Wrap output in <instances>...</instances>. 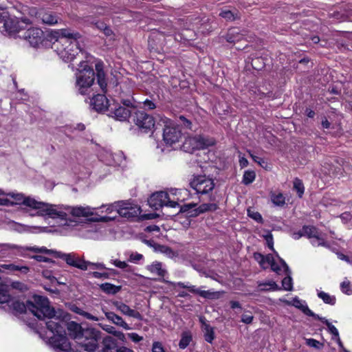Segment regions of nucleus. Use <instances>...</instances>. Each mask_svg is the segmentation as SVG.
Here are the masks:
<instances>
[{"label": "nucleus", "instance_id": "c9c22d12", "mask_svg": "<svg viewBox=\"0 0 352 352\" xmlns=\"http://www.w3.org/2000/svg\"><path fill=\"white\" fill-rule=\"evenodd\" d=\"M251 65L254 69L261 71L265 66V60L261 56L252 58L251 60Z\"/></svg>", "mask_w": 352, "mask_h": 352}, {"label": "nucleus", "instance_id": "bf43d9fd", "mask_svg": "<svg viewBox=\"0 0 352 352\" xmlns=\"http://www.w3.org/2000/svg\"><path fill=\"white\" fill-rule=\"evenodd\" d=\"M254 316L252 314H243L241 316V322L245 324H251Z\"/></svg>", "mask_w": 352, "mask_h": 352}, {"label": "nucleus", "instance_id": "603ef678", "mask_svg": "<svg viewBox=\"0 0 352 352\" xmlns=\"http://www.w3.org/2000/svg\"><path fill=\"white\" fill-rule=\"evenodd\" d=\"M249 154L255 162L258 163L263 168H266L267 163L263 158L252 154L250 151H249Z\"/></svg>", "mask_w": 352, "mask_h": 352}, {"label": "nucleus", "instance_id": "a878e982", "mask_svg": "<svg viewBox=\"0 0 352 352\" xmlns=\"http://www.w3.org/2000/svg\"><path fill=\"white\" fill-rule=\"evenodd\" d=\"M292 305L295 307L301 310L302 313L307 316H311L314 318H316V316H318V314H314L311 309H309L305 301L299 299L297 297L293 298Z\"/></svg>", "mask_w": 352, "mask_h": 352}, {"label": "nucleus", "instance_id": "4c0bfd02", "mask_svg": "<svg viewBox=\"0 0 352 352\" xmlns=\"http://www.w3.org/2000/svg\"><path fill=\"white\" fill-rule=\"evenodd\" d=\"M318 296L322 300V301L331 305H333L336 303V298L334 296H331L328 293L324 292H320L318 293Z\"/></svg>", "mask_w": 352, "mask_h": 352}, {"label": "nucleus", "instance_id": "f704fd0d", "mask_svg": "<svg viewBox=\"0 0 352 352\" xmlns=\"http://www.w3.org/2000/svg\"><path fill=\"white\" fill-rule=\"evenodd\" d=\"M203 329L205 340L209 343H212L214 339V331L213 328L210 324L203 322Z\"/></svg>", "mask_w": 352, "mask_h": 352}, {"label": "nucleus", "instance_id": "4468645a", "mask_svg": "<svg viewBox=\"0 0 352 352\" xmlns=\"http://www.w3.org/2000/svg\"><path fill=\"white\" fill-rule=\"evenodd\" d=\"M190 185L197 194H207L214 187L213 180L210 177H194Z\"/></svg>", "mask_w": 352, "mask_h": 352}, {"label": "nucleus", "instance_id": "052dcab7", "mask_svg": "<svg viewBox=\"0 0 352 352\" xmlns=\"http://www.w3.org/2000/svg\"><path fill=\"white\" fill-rule=\"evenodd\" d=\"M91 274L96 278H108L109 277L107 272H94Z\"/></svg>", "mask_w": 352, "mask_h": 352}, {"label": "nucleus", "instance_id": "4d7b16f0", "mask_svg": "<svg viewBox=\"0 0 352 352\" xmlns=\"http://www.w3.org/2000/svg\"><path fill=\"white\" fill-rule=\"evenodd\" d=\"M264 255L261 254V253H258V252H255L254 254V258L255 259V261H256L260 266L262 267H264Z\"/></svg>", "mask_w": 352, "mask_h": 352}, {"label": "nucleus", "instance_id": "8fccbe9b", "mask_svg": "<svg viewBox=\"0 0 352 352\" xmlns=\"http://www.w3.org/2000/svg\"><path fill=\"white\" fill-rule=\"evenodd\" d=\"M219 16L228 21H234L236 19L234 14L230 10H222Z\"/></svg>", "mask_w": 352, "mask_h": 352}, {"label": "nucleus", "instance_id": "09e8293b", "mask_svg": "<svg viewBox=\"0 0 352 352\" xmlns=\"http://www.w3.org/2000/svg\"><path fill=\"white\" fill-rule=\"evenodd\" d=\"M121 102L123 104L122 107L131 109L132 113L134 114V112L136 111L137 107L134 104V102L132 100L123 99L122 100Z\"/></svg>", "mask_w": 352, "mask_h": 352}, {"label": "nucleus", "instance_id": "72a5a7b5", "mask_svg": "<svg viewBox=\"0 0 352 352\" xmlns=\"http://www.w3.org/2000/svg\"><path fill=\"white\" fill-rule=\"evenodd\" d=\"M102 329L107 331V333L112 334L115 337H116L118 340L122 342H126L125 335L120 331L116 330V329L110 325H105L102 327Z\"/></svg>", "mask_w": 352, "mask_h": 352}, {"label": "nucleus", "instance_id": "e433bc0d", "mask_svg": "<svg viewBox=\"0 0 352 352\" xmlns=\"http://www.w3.org/2000/svg\"><path fill=\"white\" fill-rule=\"evenodd\" d=\"M315 319L319 320L322 321L323 323H324L327 326L329 331L333 336H335L336 338L339 336V333L336 327L334 325H333L331 322H329V320H327L325 318L320 317V316L318 315L316 316Z\"/></svg>", "mask_w": 352, "mask_h": 352}, {"label": "nucleus", "instance_id": "a211bd4d", "mask_svg": "<svg viewBox=\"0 0 352 352\" xmlns=\"http://www.w3.org/2000/svg\"><path fill=\"white\" fill-rule=\"evenodd\" d=\"M56 257L63 258L69 265L75 267L81 270H85L86 269V266L83 265L85 260L74 254H62L58 252L56 253Z\"/></svg>", "mask_w": 352, "mask_h": 352}, {"label": "nucleus", "instance_id": "9b49d317", "mask_svg": "<svg viewBox=\"0 0 352 352\" xmlns=\"http://www.w3.org/2000/svg\"><path fill=\"white\" fill-rule=\"evenodd\" d=\"M182 137L181 129L175 124L166 122L163 129V141L166 145L173 146L177 143Z\"/></svg>", "mask_w": 352, "mask_h": 352}, {"label": "nucleus", "instance_id": "e2e57ef3", "mask_svg": "<svg viewBox=\"0 0 352 352\" xmlns=\"http://www.w3.org/2000/svg\"><path fill=\"white\" fill-rule=\"evenodd\" d=\"M143 258L142 254L135 253L131 254L129 257V261L131 262L137 263L138 261H140Z\"/></svg>", "mask_w": 352, "mask_h": 352}, {"label": "nucleus", "instance_id": "c85d7f7f", "mask_svg": "<svg viewBox=\"0 0 352 352\" xmlns=\"http://www.w3.org/2000/svg\"><path fill=\"white\" fill-rule=\"evenodd\" d=\"M72 215L75 217H88L94 214L92 209L89 207H76L68 208Z\"/></svg>", "mask_w": 352, "mask_h": 352}, {"label": "nucleus", "instance_id": "473e14b6", "mask_svg": "<svg viewBox=\"0 0 352 352\" xmlns=\"http://www.w3.org/2000/svg\"><path fill=\"white\" fill-rule=\"evenodd\" d=\"M100 289L107 294H116L121 289L120 286H116L109 283H102L100 285Z\"/></svg>", "mask_w": 352, "mask_h": 352}, {"label": "nucleus", "instance_id": "79ce46f5", "mask_svg": "<svg viewBox=\"0 0 352 352\" xmlns=\"http://www.w3.org/2000/svg\"><path fill=\"white\" fill-rule=\"evenodd\" d=\"M294 189L296 191L298 197H302L304 193L305 187L302 181L297 177L294 181Z\"/></svg>", "mask_w": 352, "mask_h": 352}, {"label": "nucleus", "instance_id": "2f4dec72", "mask_svg": "<svg viewBox=\"0 0 352 352\" xmlns=\"http://www.w3.org/2000/svg\"><path fill=\"white\" fill-rule=\"evenodd\" d=\"M155 250L157 252H161L169 258H173L177 256V253L175 252L172 248L167 245L156 244L155 245Z\"/></svg>", "mask_w": 352, "mask_h": 352}, {"label": "nucleus", "instance_id": "13d9d810", "mask_svg": "<svg viewBox=\"0 0 352 352\" xmlns=\"http://www.w3.org/2000/svg\"><path fill=\"white\" fill-rule=\"evenodd\" d=\"M153 352H165L162 344L159 342H154L152 346Z\"/></svg>", "mask_w": 352, "mask_h": 352}, {"label": "nucleus", "instance_id": "c03bdc74", "mask_svg": "<svg viewBox=\"0 0 352 352\" xmlns=\"http://www.w3.org/2000/svg\"><path fill=\"white\" fill-rule=\"evenodd\" d=\"M9 300L10 295L8 294L6 287L3 285H0V303L8 302Z\"/></svg>", "mask_w": 352, "mask_h": 352}, {"label": "nucleus", "instance_id": "7c9ffc66", "mask_svg": "<svg viewBox=\"0 0 352 352\" xmlns=\"http://www.w3.org/2000/svg\"><path fill=\"white\" fill-rule=\"evenodd\" d=\"M258 287L261 292L277 291L280 289L278 285L274 280H269L264 283L258 282Z\"/></svg>", "mask_w": 352, "mask_h": 352}, {"label": "nucleus", "instance_id": "1a4fd4ad", "mask_svg": "<svg viewBox=\"0 0 352 352\" xmlns=\"http://www.w3.org/2000/svg\"><path fill=\"white\" fill-rule=\"evenodd\" d=\"M113 208L117 210L120 216L127 219L138 217L141 213L140 207L125 201L116 202L109 206L107 210H112Z\"/></svg>", "mask_w": 352, "mask_h": 352}, {"label": "nucleus", "instance_id": "a18cd8bd", "mask_svg": "<svg viewBox=\"0 0 352 352\" xmlns=\"http://www.w3.org/2000/svg\"><path fill=\"white\" fill-rule=\"evenodd\" d=\"M340 289L343 293H344L347 295L352 294V289L351 287V283L346 278H345V280L340 284Z\"/></svg>", "mask_w": 352, "mask_h": 352}, {"label": "nucleus", "instance_id": "f257e3e1", "mask_svg": "<svg viewBox=\"0 0 352 352\" xmlns=\"http://www.w3.org/2000/svg\"><path fill=\"white\" fill-rule=\"evenodd\" d=\"M10 307L16 314L29 311L38 319L47 320L45 324L50 331L54 329H58L59 332L63 331L61 318L64 314L61 312L56 314L55 309L50 306L49 300L46 297L35 295L32 300H28L26 304L14 300L12 302Z\"/></svg>", "mask_w": 352, "mask_h": 352}, {"label": "nucleus", "instance_id": "ea45409f", "mask_svg": "<svg viewBox=\"0 0 352 352\" xmlns=\"http://www.w3.org/2000/svg\"><path fill=\"white\" fill-rule=\"evenodd\" d=\"M191 340H192V336L190 334V333H188V332L183 333L182 336V338L179 343V348L184 349L189 345Z\"/></svg>", "mask_w": 352, "mask_h": 352}, {"label": "nucleus", "instance_id": "f8f14e48", "mask_svg": "<svg viewBox=\"0 0 352 352\" xmlns=\"http://www.w3.org/2000/svg\"><path fill=\"white\" fill-rule=\"evenodd\" d=\"M217 208V205L215 204H203L198 207L196 204H188L180 206L179 212H187L190 217H197L208 211H214Z\"/></svg>", "mask_w": 352, "mask_h": 352}, {"label": "nucleus", "instance_id": "bb28decb", "mask_svg": "<svg viewBox=\"0 0 352 352\" xmlns=\"http://www.w3.org/2000/svg\"><path fill=\"white\" fill-rule=\"evenodd\" d=\"M102 349L98 352H116L117 344L116 340L111 336H107L102 341Z\"/></svg>", "mask_w": 352, "mask_h": 352}, {"label": "nucleus", "instance_id": "37998d69", "mask_svg": "<svg viewBox=\"0 0 352 352\" xmlns=\"http://www.w3.org/2000/svg\"><path fill=\"white\" fill-rule=\"evenodd\" d=\"M83 265L86 266L85 270H87L88 269H92V270L107 269L105 265L102 263H92V262L85 260V263Z\"/></svg>", "mask_w": 352, "mask_h": 352}, {"label": "nucleus", "instance_id": "5701e85b", "mask_svg": "<svg viewBox=\"0 0 352 352\" xmlns=\"http://www.w3.org/2000/svg\"><path fill=\"white\" fill-rule=\"evenodd\" d=\"M193 118L192 116H184L179 115L175 117V125L178 126L179 129L182 127L184 129H188L190 131H195L194 129L195 124L192 122Z\"/></svg>", "mask_w": 352, "mask_h": 352}, {"label": "nucleus", "instance_id": "6e6d98bb", "mask_svg": "<svg viewBox=\"0 0 352 352\" xmlns=\"http://www.w3.org/2000/svg\"><path fill=\"white\" fill-rule=\"evenodd\" d=\"M128 336L135 343H138V342L143 340V337L139 336L136 333H128Z\"/></svg>", "mask_w": 352, "mask_h": 352}, {"label": "nucleus", "instance_id": "58836bf2", "mask_svg": "<svg viewBox=\"0 0 352 352\" xmlns=\"http://www.w3.org/2000/svg\"><path fill=\"white\" fill-rule=\"evenodd\" d=\"M25 252L27 251H31V252H36V253L54 254L56 256V253H58L57 252H55L54 250H48L45 247H41V248H38V247H35V246L25 247Z\"/></svg>", "mask_w": 352, "mask_h": 352}, {"label": "nucleus", "instance_id": "3c124183", "mask_svg": "<svg viewBox=\"0 0 352 352\" xmlns=\"http://www.w3.org/2000/svg\"><path fill=\"white\" fill-rule=\"evenodd\" d=\"M273 203L277 206H282L285 204V197L280 193L272 197Z\"/></svg>", "mask_w": 352, "mask_h": 352}, {"label": "nucleus", "instance_id": "0e129e2a", "mask_svg": "<svg viewBox=\"0 0 352 352\" xmlns=\"http://www.w3.org/2000/svg\"><path fill=\"white\" fill-rule=\"evenodd\" d=\"M144 107L148 110L154 109L156 106L152 100H146L144 102Z\"/></svg>", "mask_w": 352, "mask_h": 352}, {"label": "nucleus", "instance_id": "dca6fc26", "mask_svg": "<svg viewBox=\"0 0 352 352\" xmlns=\"http://www.w3.org/2000/svg\"><path fill=\"white\" fill-rule=\"evenodd\" d=\"M58 312H61L64 314V318L65 320V329L67 328L68 331V334L72 339L75 340L76 342L79 340L80 338L81 337V334L84 333V329L82 328L81 325L78 323L72 321L69 322H67V320L69 319L68 314L65 313V311L58 309V311L55 310L56 314H58ZM64 336H65V333H64Z\"/></svg>", "mask_w": 352, "mask_h": 352}, {"label": "nucleus", "instance_id": "69168bd1", "mask_svg": "<svg viewBox=\"0 0 352 352\" xmlns=\"http://www.w3.org/2000/svg\"><path fill=\"white\" fill-rule=\"evenodd\" d=\"M113 264L116 267L120 269H124L128 266V264L125 261H121L117 259L113 261Z\"/></svg>", "mask_w": 352, "mask_h": 352}, {"label": "nucleus", "instance_id": "49530a36", "mask_svg": "<svg viewBox=\"0 0 352 352\" xmlns=\"http://www.w3.org/2000/svg\"><path fill=\"white\" fill-rule=\"evenodd\" d=\"M306 344L309 346L315 348L316 349H321L324 346V344L322 342H320L314 338L307 339Z\"/></svg>", "mask_w": 352, "mask_h": 352}, {"label": "nucleus", "instance_id": "864d4df0", "mask_svg": "<svg viewBox=\"0 0 352 352\" xmlns=\"http://www.w3.org/2000/svg\"><path fill=\"white\" fill-rule=\"evenodd\" d=\"M265 239L266 241L267 245L269 247V248L273 251L275 252V250L274 248V240H273V236L271 233L267 234L265 236Z\"/></svg>", "mask_w": 352, "mask_h": 352}, {"label": "nucleus", "instance_id": "20e7f679", "mask_svg": "<svg viewBox=\"0 0 352 352\" xmlns=\"http://www.w3.org/2000/svg\"><path fill=\"white\" fill-rule=\"evenodd\" d=\"M15 199L17 201L16 204L21 202L23 205L36 210L37 215L61 220L67 219V212L62 210L58 206L38 201L30 197L23 198L21 195H16Z\"/></svg>", "mask_w": 352, "mask_h": 352}, {"label": "nucleus", "instance_id": "6e6552de", "mask_svg": "<svg viewBox=\"0 0 352 352\" xmlns=\"http://www.w3.org/2000/svg\"><path fill=\"white\" fill-rule=\"evenodd\" d=\"M148 203L151 208L156 210L164 206L172 208L180 207L177 201L170 200L168 194L165 191L153 193L149 197Z\"/></svg>", "mask_w": 352, "mask_h": 352}, {"label": "nucleus", "instance_id": "423d86ee", "mask_svg": "<svg viewBox=\"0 0 352 352\" xmlns=\"http://www.w3.org/2000/svg\"><path fill=\"white\" fill-rule=\"evenodd\" d=\"M214 144V138L199 135L186 138L180 148L184 152L192 153L196 150H204Z\"/></svg>", "mask_w": 352, "mask_h": 352}, {"label": "nucleus", "instance_id": "9d476101", "mask_svg": "<svg viewBox=\"0 0 352 352\" xmlns=\"http://www.w3.org/2000/svg\"><path fill=\"white\" fill-rule=\"evenodd\" d=\"M133 121L142 132L146 133L153 131L155 123L154 118L144 111H135Z\"/></svg>", "mask_w": 352, "mask_h": 352}, {"label": "nucleus", "instance_id": "f3484780", "mask_svg": "<svg viewBox=\"0 0 352 352\" xmlns=\"http://www.w3.org/2000/svg\"><path fill=\"white\" fill-rule=\"evenodd\" d=\"M109 116L115 118L120 121H125L130 116H133L132 110L126 107H124L120 104H111L109 110Z\"/></svg>", "mask_w": 352, "mask_h": 352}, {"label": "nucleus", "instance_id": "6ab92c4d", "mask_svg": "<svg viewBox=\"0 0 352 352\" xmlns=\"http://www.w3.org/2000/svg\"><path fill=\"white\" fill-rule=\"evenodd\" d=\"M10 252L17 256H25V247L12 243H0V254L1 255H6Z\"/></svg>", "mask_w": 352, "mask_h": 352}, {"label": "nucleus", "instance_id": "cd10ccee", "mask_svg": "<svg viewBox=\"0 0 352 352\" xmlns=\"http://www.w3.org/2000/svg\"><path fill=\"white\" fill-rule=\"evenodd\" d=\"M5 270L10 272L19 271L23 274H26L30 271V268L27 266H19L13 263L0 265V272H3Z\"/></svg>", "mask_w": 352, "mask_h": 352}, {"label": "nucleus", "instance_id": "5fc2aeb1", "mask_svg": "<svg viewBox=\"0 0 352 352\" xmlns=\"http://www.w3.org/2000/svg\"><path fill=\"white\" fill-rule=\"evenodd\" d=\"M264 267H262L263 269H266L268 266L273 262L274 260L273 256L270 254L264 256Z\"/></svg>", "mask_w": 352, "mask_h": 352}, {"label": "nucleus", "instance_id": "de8ad7c7", "mask_svg": "<svg viewBox=\"0 0 352 352\" xmlns=\"http://www.w3.org/2000/svg\"><path fill=\"white\" fill-rule=\"evenodd\" d=\"M282 286L286 291L292 290V278L290 276L285 277L282 280Z\"/></svg>", "mask_w": 352, "mask_h": 352}, {"label": "nucleus", "instance_id": "680f3d73", "mask_svg": "<svg viewBox=\"0 0 352 352\" xmlns=\"http://www.w3.org/2000/svg\"><path fill=\"white\" fill-rule=\"evenodd\" d=\"M32 258L38 262H46V263L52 262V261L50 258L43 256H41V255H34V256H32Z\"/></svg>", "mask_w": 352, "mask_h": 352}, {"label": "nucleus", "instance_id": "c756f323", "mask_svg": "<svg viewBox=\"0 0 352 352\" xmlns=\"http://www.w3.org/2000/svg\"><path fill=\"white\" fill-rule=\"evenodd\" d=\"M242 38V35L239 34L237 28H231L225 36V39L230 43L239 42Z\"/></svg>", "mask_w": 352, "mask_h": 352}, {"label": "nucleus", "instance_id": "f03ea898", "mask_svg": "<svg viewBox=\"0 0 352 352\" xmlns=\"http://www.w3.org/2000/svg\"><path fill=\"white\" fill-rule=\"evenodd\" d=\"M80 38V33L69 29L52 30L46 36L47 40L52 43V48L65 62L74 60L81 52L78 41Z\"/></svg>", "mask_w": 352, "mask_h": 352}, {"label": "nucleus", "instance_id": "39448f33", "mask_svg": "<svg viewBox=\"0 0 352 352\" xmlns=\"http://www.w3.org/2000/svg\"><path fill=\"white\" fill-rule=\"evenodd\" d=\"M78 72L76 74V86L79 93L86 94L87 90L91 87L95 80V72L92 67L87 65L85 61H80L78 65Z\"/></svg>", "mask_w": 352, "mask_h": 352}, {"label": "nucleus", "instance_id": "0eeeda50", "mask_svg": "<svg viewBox=\"0 0 352 352\" xmlns=\"http://www.w3.org/2000/svg\"><path fill=\"white\" fill-rule=\"evenodd\" d=\"M100 338V332L99 331L94 328H87L81 334L77 344L87 352H94L98 346Z\"/></svg>", "mask_w": 352, "mask_h": 352}, {"label": "nucleus", "instance_id": "b1692460", "mask_svg": "<svg viewBox=\"0 0 352 352\" xmlns=\"http://www.w3.org/2000/svg\"><path fill=\"white\" fill-rule=\"evenodd\" d=\"M304 236H307L310 239H319L324 247L329 248V243L320 236L318 229L314 226H303Z\"/></svg>", "mask_w": 352, "mask_h": 352}, {"label": "nucleus", "instance_id": "338daca9", "mask_svg": "<svg viewBox=\"0 0 352 352\" xmlns=\"http://www.w3.org/2000/svg\"><path fill=\"white\" fill-rule=\"evenodd\" d=\"M80 314L82 316H83L85 318H86L87 319H89V320H94V321H98L99 320V319L96 316H94L91 315V314H89L88 312L82 311Z\"/></svg>", "mask_w": 352, "mask_h": 352}, {"label": "nucleus", "instance_id": "393cba45", "mask_svg": "<svg viewBox=\"0 0 352 352\" xmlns=\"http://www.w3.org/2000/svg\"><path fill=\"white\" fill-rule=\"evenodd\" d=\"M104 314L108 320L114 324L122 327L124 330H130L131 327L124 320V319L112 311H104Z\"/></svg>", "mask_w": 352, "mask_h": 352}, {"label": "nucleus", "instance_id": "7ed1b4c3", "mask_svg": "<svg viewBox=\"0 0 352 352\" xmlns=\"http://www.w3.org/2000/svg\"><path fill=\"white\" fill-rule=\"evenodd\" d=\"M146 269L152 274L158 276L162 278L160 280L168 284L173 287L174 289L178 286L182 288L187 289L192 294H198L201 297L207 299L215 300L219 299L222 294L225 293L224 291L213 292L211 290H202L199 288H197L195 285L186 284L182 282H172L164 278V277L168 274L167 270L162 267V263L159 261H155L151 265L146 267Z\"/></svg>", "mask_w": 352, "mask_h": 352}, {"label": "nucleus", "instance_id": "ddd939ff", "mask_svg": "<svg viewBox=\"0 0 352 352\" xmlns=\"http://www.w3.org/2000/svg\"><path fill=\"white\" fill-rule=\"evenodd\" d=\"M18 36L28 41L31 46L36 47L42 43L43 32L39 28H30L22 31Z\"/></svg>", "mask_w": 352, "mask_h": 352}, {"label": "nucleus", "instance_id": "2eb2a0df", "mask_svg": "<svg viewBox=\"0 0 352 352\" xmlns=\"http://www.w3.org/2000/svg\"><path fill=\"white\" fill-rule=\"evenodd\" d=\"M89 104L91 110L100 113L109 111L111 106L109 100L104 94L94 96L89 99Z\"/></svg>", "mask_w": 352, "mask_h": 352}, {"label": "nucleus", "instance_id": "a19ab883", "mask_svg": "<svg viewBox=\"0 0 352 352\" xmlns=\"http://www.w3.org/2000/svg\"><path fill=\"white\" fill-rule=\"evenodd\" d=\"M247 212H248V217H250L251 219H254V221H256L258 223H263V217L258 212L255 211L254 209L250 208L248 209Z\"/></svg>", "mask_w": 352, "mask_h": 352}, {"label": "nucleus", "instance_id": "aec40b11", "mask_svg": "<svg viewBox=\"0 0 352 352\" xmlns=\"http://www.w3.org/2000/svg\"><path fill=\"white\" fill-rule=\"evenodd\" d=\"M38 18L40 19L43 23L50 25L57 24L59 21H61L60 18L56 12L46 10H41L38 12Z\"/></svg>", "mask_w": 352, "mask_h": 352}, {"label": "nucleus", "instance_id": "412c9836", "mask_svg": "<svg viewBox=\"0 0 352 352\" xmlns=\"http://www.w3.org/2000/svg\"><path fill=\"white\" fill-rule=\"evenodd\" d=\"M113 305L116 307L117 310L120 311L122 314L125 316L134 318L139 320H143V317L139 311L131 309L130 307L125 303L116 301L113 302Z\"/></svg>", "mask_w": 352, "mask_h": 352}, {"label": "nucleus", "instance_id": "774afa93", "mask_svg": "<svg viewBox=\"0 0 352 352\" xmlns=\"http://www.w3.org/2000/svg\"><path fill=\"white\" fill-rule=\"evenodd\" d=\"M116 352H134V351L129 348L122 346L120 347H117Z\"/></svg>", "mask_w": 352, "mask_h": 352}, {"label": "nucleus", "instance_id": "4be33fe9", "mask_svg": "<svg viewBox=\"0 0 352 352\" xmlns=\"http://www.w3.org/2000/svg\"><path fill=\"white\" fill-rule=\"evenodd\" d=\"M95 68L96 71L97 82L102 92L105 94L107 91V82L106 80V74L104 72L103 62L101 60L97 61L95 65Z\"/></svg>", "mask_w": 352, "mask_h": 352}]
</instances>
